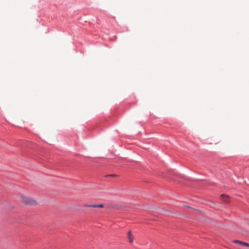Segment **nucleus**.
<instances>
[{
  "instance_id": "4",
  "label": "nucleus",
  "mask_w": 249,
  "mask_h": 249,
  "mask_svg": "<svg viewBox=\"0 0 249 249\" xmlns=\"http://www.w3.org/2000/svg\"><path fill=\"white\" fill-rule=\"evenodd\" d=\"M221 197L223 201H225L226 202H228V197L227 196L223 194L221 196Z\"/></svg>"
},
{
  "instance_id": "2",
  "label": "nucleus",
  "mask_w": 249,
  "mask_h": 249,
  "mask_svg": "<svg viewBox=\"0 0 249 249\" xmlns=\"http://www.w3.org/2000/svg\"><path fill=\"white\" fill-rule=\"evenodd\" d=\"M127 237L129 239L130 243H132L133 241V235L132 234L131 231H129L127 233Z\"/></svg>"
},
{
  "instance_id": "1",
  "label": "nucleus",
  "mask_w": 249,
  "mask_h": 249,
  "mask_svg": "<svg viewBox=\"0 0 249 249\" xmlns=\"http://www.w3.org/2000/svg\"><path fill=\"white\" fill-rule=\"evenodd\" d=\"M20 198L22 202L26 205L32 206L36 205V201L30 197L21 196Z\"/></svg>"
},
{
  "instance_id": "6",
  "label": "nucleus",
  "mask_w": 249,
  "mask_h": 249,
  "mask_svg": "<svg viewBox=\"0 0 249 249\" xmlns=\"http://www.w3.org/2000/svg\"><path fill=\"white\" fill-rule=\"evenodd\" d=\"M116 175L115 174H108V175H106V177H116Z\"/></svg>"
},
{
  "instance_id": "7",
  "label": "nucleus",
  "mask_w": 249,
  "mask_h": 249,
  "mask_svg": "<svg viewBox=\"0 0 249 249\" xmlns=\"http://www.w3.org/2000/svg\"><path fill=\"white\" fill-rule=\"evenodd\" d=\"M97 206L98 208H103L104 205L102 204H98Z\"/></svg>"
},
{
  "instance_id": "5",
  "label": "nucleus",
  "mask_w": 249,
  "mask_h": 249,
  "mask_svg": "<svg viewBox=\"0 0 249 249\" xmlns=\"http://www.w3.org/2000/svg\"><path fill=\"white\" fill-rule=\"evenodd\" d=\"M86 207H92V208H98V204H93V205H88L86 204L85 205Z\"/></svg>"
},
{
  "instance_id": "3",
  "label": "nucleus",
  "mask_w": 249,
  "mask_h": 249,
  "mask_svg": "<svg viewBox=\"0 0 249 249\" xmlns=\"http://www.w3.org/2000/svg\"><path fill=\"white\" fill-rule=\"evenodd\" d=\"M234 243H239L242 245H243V246H247V247H249V243H246V242H242V241H239V240H234Z\"/></svg>"
}]
</instances>
